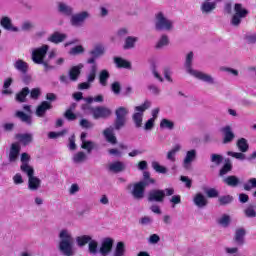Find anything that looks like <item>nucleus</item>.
<instances>
[{
    "instance_id": "nucleus-1",
    "label": "nucleus",
    "mask_w": 256,
    "mask_h": 256,
    "mask_svg": "<svg viewBox=\"0 0 256 256\" xmlns=\"http://www.w3.org/2000/svg\"><path fill=\"white\" fill-rule=\"evenodd\" d=\"M193 57L194 54L192 51L186 55L184 67L187 73H189V75H192V77H195V79H199V81L208 83V85H215V83L217 82L215 81V78L213 76L202 71L193 69Z\"/></svg>"
},
{
    "instance_id": "nucleus-2",
    "label": "nucleus",
    "mask_w": 256,
    "mask_h": 256,
    "mask_svg": "<svg viewBox=\"0 0 256 256\" xmlns=\"http://www.w3.org/2000/svg\"><path fill=\"white\" fill-rule=\"evenodd\" d=\"M59 239L58 249L60 253L64 256L75 255V251L73 250L75 239L73 238L71 231L68 229H62L59 233Z\"/></svg>"
},
{
    "instance_id": "nucleus-3",
    "label": "nucleus",
    "mask_w": 256,
    "mask_h": 256,
    "mask_svg": "<svg viewBox=\"0 0 256 256\" xmlns=\"http://www.w3.org/2000/svg\"><path fill=\"white\" fill-rule=\"evenodd\" d=\"M47 51H49V45H43L40 48H36L32 51V61L36 65H43L44 71H51L55 69V66L49 65V62L45 61L47 57Z\"/></svg>"
},
{
    "instance_id": "nucleus-4",
    "label": "nucleus",
    "mask_w": 256,
    "mask_h": 256,
    "mask_svg": "<svg viewBox=\"0 0 256 256\" xmlns=\"http://www.w3.org/2000/svg\"><path fill=\"white\" fill-rule=\"evenodd\" d=\"M172 195H175L174 188L152 189L148 192L147 201L149 203H163L165 197H171Z\"/></svg>"
},
{
    "instance_id": "nucleus-5",
    "label": "nucleus",
    "mask_w": 256,
    "mask_h": 256,
    "mask_svg": "<svg viewBox=\"0 0 256 256\" xmlns=\"http://www.w3.org/2000/svg\"><path fill=\"white\" fill-rule=\"evenodd\" d=\"M155 30L156 31H173V20L167 18L163 12H159L155 15Z\"/></svg>"
},
{
    "instance_id": "nucleus-6",
    "label": "nucleus",
    "mask_w": 256,
    "mask_h": 256,
    "mask_svg": "<svg viewBox=\"0 0 256 256\" xmlns=\"http://www.w3.org/2000/svg\"><path fill=\"white\" fill-rule=\"evenodd\" d=\"M247 15H249V10L243 8V4L236 3L234 5V14L230 20V25H232V27H239L241 21H243Z\"/></svg>"
},
{
    "instance_id": "nucleus-7",
    "label": "nucleus",
    "mask_w": 256,
    "mask_h": 256,
    "mask_svg": "<svg viewBox=\"0 0 256 256\" xmlns=\"http://www.w3.org/2000/svg\"><path fill=\"white\" fill-rule=\"evenodd\" d=\"M147 188V182H137L132 184L127 185L128 191H130V194L134 199L137 201H141L145 197V189Z\"/></svg>"
},
{
    "instance_id": "nucleus-8",
    "label": "nucleus",
    "mask_w": 256,
    "mask_h": 256,
    "mask_svg": "<svg viewBox=\"0 0 256 256\" xmlns=\"http://www.w3.org/2000/svg\"><path fill=\"white\" fill-rule=\"evenodd\" d=\"M89 58L86 60L88 65H97V59L105 55V46L96 44L93 49L88 52Z\"/></svg>"
},
{
    "instance_id": "nucleus-9",
    "label": "nucleus",
    "mask_w": 256,
    "mask_h": 256,
    "mask_svg": "<svg viewBox=\"0 0 256 256\" xmlns=\"http://www.w3.org/2000/svg\"><path fill=\"white\" fill-rule=\"evenodd\" d=\"M91 17V14L87 11H82L70 16V24L72 27H83L85 21Z\"/></svg>"
},
{
    "instance_id": "nucleus-10",
    "label": "nucleus",
    "mask_w": 256,
    "mask_h": 256,
    "mask_svg": "<svg viewBox=\"0 0 256 256\" xmlns=\"http://www.w3.org/2000/svg\"><path fill=\"white\" fill-rule=\"evenodd\" d=\"M90 113H92L93 119H109L113 112L105 106H96L90 108Z\"/></svg>"
},
{
    "instance_id": "nucleus-11",
    "label": "nucleus",
    "mask_w": 256,
    "mask_h": 256,
    "mask_svg": "<svg viewBox=\"0 0 256 256\" xmlns=\"http://www.w3.org/2000/svg\"><path fill=\"white\" fill-rule=\"evenodd\" d=\"M220 133H222V143L224 145H229V143H233L235 139V133L233 132V128L230 125H226L220 128Z\"/></svg>"
},
{
    "instance_id": "nucleus-12",
    "label": "nucleus",
    "mask_w": 256,
    "mask_h": 256,
    "mask_svg": "<svg viewBox=\"0 0 256 256\" xmlns=\"http://www.w3.org/2000/svg\"><path fill=\"white\" fill-rule=\"evenodd\" d=\"M113 243H115V240L113 238H104L101 242L99 253L102 256H108L111 254V251H113Z\"/></svg>"
},
{
    "instance_id": "nucleus-13",
    "label": "nucleus",
    "mask_w": 256,
    "mask_h": 256,
    "mask_svg": "<svg viewBox=\"0 0 256 256\" xmlns=\"http://www.w3.org/2000/svg\"><path fill=\"white\" fill-rule=\"evenodd\" d=\"M195 159H197V150L192 149L187 151L182 162V167L186 170L191 169V163H193Z\"/></svg>"
},
{
    "instance_id": "nucleus-14",
    "label": "nucleus",
    "mask_w": 256,
    "mask_h": 256,
    "mask_svg": "<svg viewBox=\"0 0 256 256\" xmlns=\"http://www.w3.org/2000/svg\"><path fill=\"white\" fill-rule=\"evenodd\" d=\"M0 25L5 29V31H12V33H19L21 29L13 25V21L9 16H3L0 20Z\"/></svg>"
},
{
    "instance_id": "nucleus-15",
    "label": "nucleus",
    "mask_w": 256,
    "mask_h": 256,
    "mask_svg": "<svg viewBox=\"0 0 256 256\" xmlns=\"http://www.w3.org/2000/svg\"><path fill=\"white\" fill-rule=\"evenodd\" d=\"M57 11L60 15H63V17H71L75 10L65 2H58Z\"/></svg>"
},
{
    "instance_id": "nucleus-16",
    "label": "nucleus",
    "mask_w": 256,
    "mask_h": 256,
    "mask_svg": "<svg viewBox=\"0 0 256 256\" xmlns=\"http://www.w3.org/2000/svg\"><path fill=\"white\" fill-rule=\"evenodd\" d=\"M20 153H21V146L19 144L13 143L8 153L9 163H17V159H19Z\"/></svg>"
},
{
    "instance_id": "nucleus-17",
    "label": "nucleus",
    "mask_w": 256,
    "mask_h": 256,
    "mask_svg": "<svg viewBox=\"0 0 256 256\" xmlns=\"http://www.w3.org/2000/svg\"><path fill=\"white\" fill-rule=\"evenodd\" d=\"M50 109H53V105H51V103H49L48 101L41 102V104L38 105L36 108V117H45L47 111H49Z\"/></svg>"
},
{
    "instance_id": "nucleus-18",
    "label": "nucleus",
    "mask_w": 256,
    "mask_h": 256,
    "mask_svg": "<svg viewBox=\"0 0 256 256\" xmlns=\"http://www.w3.org/2000/svg\"><path fill=\"white\" fill-rule=\"evenodd\" d=\"M193 203L199 209H203L207 207V205L209 204V201L207 200L205 195H203L202 193H197L193 198Z\"/></svg>"
},
{
    "instance_id": "nucleus-19",
    "label": "nucleus",
    "mask_w": 256,
    "mask_h": 256,
    "mask_svg": "<svg viewBox=\"0 0 256 256\" xmlns=\"http://www.w3.org/2000/svg\"><path fill=\"white\" fill-rule=\"evenodd\" d=\"M113 131H115V128L110 126L103 131V135L108 143H111V145H117V137H115Z\"/></svg>"
},
{
    "instance_id": "nucleus-20",
    "label": "nucleus",
    "mask_w": 256,
    "mask_h": 256,
    "mask_svg": "<svg viewBox=\"0 0 256 256\" xmlns=\"http://www.w3.org/2000/svg\"><path fill=\"white\" fill-rule=\"evenodd\" d=\"M216 1H221V0H216ZM215 9H217V2H209V0H206L201 5V11L205 15H209V13H213Z\"/></svg>"
},
{
    "instance_id": "nucleus-21",
    "label": "nucleus",
    "mask_w": 256,
    "mask_h": 256,
    "mask_svg": "<svg viewBox=\"0 0 256 256\" xmlns=\"http://www.w3.org/2000/svg\"><path fill=\"white\" fill-rule=\"evenodd\" d=\"M247 235V230L245 228H238L235 231L234 241L237 245H245V236Z\"/></svg>"
},
{
    "instance_id": "nucleus-22",
    "label": "nucleus",
    "mask_w": 256,
    "mask_h": 256,
    "mask_svg": "<svg viewBox=\"0 0 256 256\" xmlns=\"http://www.w3.org/2000/svg\"><path fill=\"white\" fill-rule=\"evenodd\" d=\"M31 93L29 87L22 88L18 93L15 95V101L17 103H27V95Z\"/></svg>"
},
{
    "instance_id": "nucleus-23",
    "label": "nucleus",
    "mask_w": 256,
    "mask_h": 256,
    "mask_svg": "<svg viewBox=\"0 0 256 256\" xmlns=\"http://www.w3.org/2000/svg\"><path fill=\"white\" fill-rule=\"evenodd\" d=\"M82 69H83V64L73 66L68 72L70 81H77L79 79V76L81 75Z\"/></svg>"
},
{
    "instance_id": "nucleus-24",
    "label": "nucleus",
    "mask_w": 256,
    "mask_h": 256,
    "mask_svg": "<svg viewBox=\"0 0 256 256\" xmlns=\"http://www.w3.org/2000/svg\"><path fill=\"white\" fill-rule=\"evenodd\" d=\"M14 68L22 75H27V73L29 72V64L21 59H18L14 63Z\"/></svg>"
},
{
    "instance_id": "nucleus-25",
    "label": "nucleus",
    "mask_w": 256,
    "mask_h": 256,
    "mask_svg": "<svg viewBox=\"0 0 256 256\" xmlns=\"http://www.w3.org/2000/svg\"><path fill=\"white\" fill-rule=\"evenodd\" d=\"M28 189L30 191H39L41 189V180L37 176L28 178Z\"/></svg>"
},
{
    "instance_id": "nucleus-26",
    "label": "nucleus",
    "mask_w": 256,
    "mask_h": 256,
    "mask_svg": "<svg viewBox=\"0 0 256 256\" xmlns=\"http://www.w3.org/2000/svg\"><path fill=\"white\" fill-rule=\"evenodd\" d=\"M108 169L109 171H111V173H123V171H125L126 169V166L125 163L121 161H116L109 164Z\"/></svg>"
},
{
    "instance_id": "nucleus-27",
    "label": "nucleus",
    "mask_w": 256,
    "mask_h": 256,
    "mask_svg": "<svg viewBox=\"0 0 256 256\" xmlns=\"http://www.w3.org/2000/svg\"><path fill=\"white\" fill-rule=\"evenodd\" d=\"M181 151V144H176L173 146V148L167 152L166 159L168 161H171V163H175L177 161V153Z\"/></svg>"
},
{
    "instance_id": "nucleus-28",
    "label": "nucleus",
    "mask_w": 256,
    "mask_h": 256,
    "mask_svg": "<svg viewBox=\"0 0 256 256\" xmlns=\"http://www.w3.org/2000/svg\"><path fill=\"white\" fill-rule=\"evenodd\" d=\"M15 117H17V119H20V121L22 123H25L26 125H33V118L31 117V115L26 114L23 111H16Z\"/></svg>"
},
{
    "instance_id": "nucleus-29",
    "label": "nucleus",
    "mask_w": 256,
    "mask_h": 256,
    "mask_svg": "<svg viewBox=\"0 0 256 256\" xmlns=\"http://www.w3.org/2000/svg\"><path fill=\"white\" fill-rule=\"evenodd\" d=\"M139 41L138 37L135 36H127L124 40L123 49L129 50V49H135V45Z\"/></svg>"
},
{
    "instance_id": "nucleus-30",
    "label": "nucleus",
    "mask_w": 256,
    "mask_h": 256,
    "mask_svg": "<svg viewBox=\"0 0 256 256\" xmlns=\"http://www.w3.org/2000/svg\"><path fill=\"white\" fill-rule=\"evenodd\" d=\"M16 139L20 141L24 146L29 145V143H33V134L31 133H24V134H17Z\"/></svg>"
},
{
    "instance_id": "nucleus-31",
    "label": "nucleus",
    "mask_w": 256,
    "mask_h": 256,
    "mask_svg": "<svg viewBox=\"0 0 256 256\" xmlns=\"http://www.w3.org/2000/svg\"><path fill=\"white\" fill-rule=\"evenodd\" d=\"M67 39V34H61L59 32H54L49 38L48 41L50 43H55L56 45L59 43H63L64 40Z\"/></svg>"
},
{
    "instance_id": "nucleus-32",
    "label": "nucleus",
    "mask_w": 256,
    "mask_h": 256,
    "mask_svg": "<svg viewBox=\"0 0 256 256\" xmlns=\"http://www.w3.org/2000/svg\"><path fill=\"white\" fill-rule=\"evenodd\" d=\"M231 171H233V164L231 163V159L227 158L225 160L224 165L222 166V168L219 171V176L223 177V176L227 175V173H231Z\"/></svg>"
},
{
    "instance_id": "nucleus-33",
    "label": "nucleus",
    "mask_w": 256,
    "mask_h": 256,
    "mask_svg": "<svg viewBox=\"0 0 256 256\" xmlns=\"http://www.w3.org/2000/svg\"><path fill=\"white\" fill-rule=\"evenodd\" d=\"M114 63L118 69H131V62L121 57H114Z\"/></svg>"
},
{
    "instance_id": "nucleus-34",
    "label": "nucleus",
    "mask_w": 256,
    "mask_h": 256,
    "mask_svg": "<svg viewBox=\"0 0 256 256\" xmlns=\"http://www.w3.org/2000/svg\"><path fill=\"white\" fill-rule=\"evenodd\" d=\"M223 181L228 187H238L241 184V180L235 175L227 176Z\"/></svg>"
},
{
    "instance_id": "nucleus-35",
    "label": "nucleus",
    "mask_w": 256,
    "mask_h": 256,
    "mask_svg": "<svg viewBox=\"0 0 256 256\" xmlns=\"http://www.w3.org/2000/svg\"><path fill=\"white\" fill-rule=\"evenodd\" d=\"M109 77H111V74H109V71L107 69H104L99 73L98 79L102 87H107Z\"/></svg>"
},
{
    "instance_id": "nucleus-36",
    "label": "nucleus",
    "mask_w": 256,
    "mask_h": 256,
    "mask_svg": "<svg viewBox=\"0 0 256 256\" xmlns=\"http://www.w3.org/2000/svg\"><path fill=\"white\" fill-rule=\"evenodd\" d=\"M97 64L91 65L89 73L86 75V79L88 83H94L95 79L97 78V71H98Z\"/></svg>"
},
{
    "instance_id": "nucleus-37",
    "label": "nucleus",
    "mask_w": 256,
    "mask_h": 256,
    "mask_svg": "<svg viewBox=\"0 0 256 256\" xmlns=\"http://www.w3.org/2000/svg\"><path fill=\"white\" fill-rule=\"evenodd\" d=\"M20 170L27 175L28 179L35 176V169L29 163H22Z\"/></svg>"
},
{
    "instance_id": "nucleus-38",
    "label": "nucleus",
    "mask_w": 256,
    "mask_h": 256,
    "mask_svg": "<svg viewBox=\"0 0 256 256\" xmlns=\"http://www.w3.org/2000/svg\"><path fill=\"white\" fill-rule=\"evenodd\" d=\"M86 160H87V154H85V152H83V151L77 152L72 157L73 163H76L77 165H79L81 163H85Z\"/></svg>"
},
{
    "instance_id": "nucleus-39",
    "label": "nucleus",
    "mask_w": 256,
    "mask_h": 256,
    "mask_svg": "<svg viewBox=\"0 0 256 256\" xmlns=\"http://www.w3.org/2000/svg\"><path fill=\"white\" fill-rule=\"evenodd\" d=\"M88 252L90 255H97V253H99V242H97V240L91 239L88 243Z\"/></svg>"
},
{
    "instance_id": "nucleus-40",
    "label": "nucleus",
    "mask_w": 256,
    "mask_h": 256,
    "mask_svg": "<svg viewBox=\"0 0 256 256\" xmlns=\"http://www.w3.org/2000/svg\"><path fill=\"white\" fill-rule=\"evenodd\" d=\"M93 239L90 235H82V236H77L76 237V243L79 247H85V245H88Z\"/></svg>"
},
{
    "instance_id": "nucleus-41",
    "label": "nucleus",
    "mask_w": 256,
    "mask_h": 256,
    "mask_svg": "<svg viewBox=\"0 0 256 256\" xmlns=\"http://www.w3.org/2000/svg\"><path fill=\"white\" fill-rule=\"evenodd\" d=\"M160 129H168L169 131H173L175 129V122L167 118H163L160 121Z\"/></svg>"
},
{
    "instance_id": "nucleus-42",
    "label": "nucleus",
    "mask_w": 256,
    "mask_h": 256,
    "mask_svg": "<svg viewBox=\"0 0 256 256\" xmlns=\"http://www.w3.org/2000/svg\"><path fill=\"white\" fill-rule=\"evenodd\" d=\"M95 147H97V144H95V142L91 140H86V142H82L81 144V149H84L85 151H87L88 155H91Z\"/></svg>"
},
{
    "instance_id": "nucleus-43",
    "label": "nucleus",
    "mask_w": 256,
    "mask_h": 256,
    "mask_svg": "<svg viewBox=\"0 0 256 256\" xmlns=\"http://www.w3.org/2000/svg\"><path fill=\"white\" fill-rule=\"evenodd\" d=\"M237 147L241 153H247L249 151V143H247V139L245 138H240L237 141Z\"/></svg>"
},
{
    "instance_id": "nucleus-44",
    "label": "nucleus",
    "mask_w": 256,
    "mask_h": 256,
    "mask_svg": "<svg viewBox=\"0 0 256 256\" xmlns=\"http://www.w3.org/2000/svg\"><path fill=\"white\" fill-rule=\"evenodd\" d=\"M112 256H125V242H118Z\"/></svg>"
},
{
    "instance_id": "nucleus-45",
    "label": "nucleus",
    "mask_w": 256,
    "mask_h": 256,
    "mask_svg": "<svg viewBox=\"0 0 256 256\" xmlns=\"http://www.w3.org/2000/svg\"><path fill=\"white\" fill-rule=\"evenodd\" d=\"M244 214L249 219L255 218L256 217V205L255 204L248 205V207L244 210Z\"/></svg>"
},
{
    "instance_id": "nucleus-46",
    "label": "nucleus",
    "mask_w": 256,
    "mask_h": 256,
    "mask_svg": "<svg viewBox=\"0 0 256 256\" xmlns=\"http://www.w3.org/2000/svg\"><path fill=\"white\" fill-rule=\"evenodd\" d=\"M132 119L137 129L143 126V113L135 112L132 116Z\"/></svg>"
},
{
    "instance_id": "nucleus-47",
    "label": "nucleus",
    "mask_w": 256,
    "mask_h": 256,
    "mask_svg": "<svg viewBox=\"0 0 256 256\" xmlns=\"http://www.w3.org/2000/svg\"><path fill=\"white\" fill-rule=\"evenodd\" d=\"M169 45V36L163 34L156 44V49H163V47H167Z\"/></svg>"
},
{
    "instance_id": "nucleus-48",
    "label": "nucleus",
    "mask_w": 256,
    "mask_h": 256,
    "mask_svg": "<svg viewBox=\"0 0 256 256\" xmlns=\"http://www.w3.org/2000/svg\"><path fill=\"white\" fill-rule=\"evenodd\" d=\"M115 115L120 119H126L127 115H129V109L121 106L115 110Z\"/></svg>"
},
{
    "instance_id": "nucleus-49",
    "label": "nucleus",
    "mask_w": 256,
    "mask_h": 256,
    "mask_svg": "<svg viewBox=\"0 0 256 256\" xmlns=\"http://www.w3.org/2000/svg\"><path fill=\"white\" fill-rule=\"evenodd\" d=\"M152 169H154L156 173H161L162 175H165L167 173V167L161 166V164H159V162L157 161L152 162Z\"/></svg>"
},
{
    "instance_id": "nucleus-50",
    "label": "nucleus",
    "mask_w": 256,
    "mask_h": 256,
    "mask_svg": "<svg viewBox=\"0 0 256 256\" xmlns=\"http://www.w3.org/2000/svg\"><path fill=\"white\" fill-rule=\"evenodd\" d=\"M35 29V23L31 21H24L21 24V31H24L25 33H29V31H33Z\"/></svg>"
},
{
    "instance_id": "nucleus-51",
    "label": "nucleus",
    "mask_w": 256,
    "mask_h": 256,
    "mask_svg": "<svg viewBox=\"0 0 256 256\" xmlns=\"http://www.w3.org/2000/svg\"><path fill=\"white\" fill-rule=\"evenodd\" d=\"M149 107H151V102L149 100H146L142 105L136 106L134 110L136 111V113H142L143 115V113H145V111H147Z\"/></svg>"
},
{
    "instance_id": "nucleus-52",
    "label": "nucleus",
    "mask_w": 256,
    "mask_h": 256,
    "mask_svg": "<svg viewBox=\"0 0 256 256\" xmlns=\"http://www.w3.org/2000/svg\"><path fill=\"white\" fill-rule=\"evenodd\" d=\"M125 123H127V118L116 117L114 122V129H116V131L123 129V127H125Z\"/></svg>"
},
{
    "instance_id": "nucleus-53",
    "label": "nucleus",
    "mask_w": 256,
    "mask_h": 256,
    "mask_svg": "<svg viewBox=\"0 0 256 256\" xmlns=\"http://www.w3.org/2000/svg\"><path fill=\"white\" fill-rule=\"evenodd\" d=\"M218 224L221 225L222 227H228L231 225V216L224 214L219 220Z\"/></svg>"
},
{
    "instance_id": "nucleus-54",
    "label": "nucleus",
    "mask_w": 256,
    "mask_h": 256,
    "mask_svg": "<svg viewBox=\"0 0 256 256\" xmlns=\"http://www.w3.org/2000/svg\"><path fill=\"white\" fill-rule=\"evenodd\" d=\"M211 163H214L217 167L223 163V156L220 154H211L210 156Z\"/></svg>"
},
{
    "instance_id": "nucleus-55",
    "label": "nucleus",
    "mask_w": 256,
    "mask_h": 256,
    "mask_svg": "<svg viewBox=\"0 0 256 256\" xmlns=\"http://www.w3.org/2000/svg\"><path fill=\"white\" fill-rule=\"evenodd\" d=\"M127 35H129V28H127V27L119 28L116 31V37L118 39H125L127 37Z\"/></svg>"
},
{
    "instance_id": "nucleus-56",
    "label": "nucleus",
    "mask_w": 256,
    "mask_h": 256,
    "mask_svg": "<svg viewBox=\"0 0 256 256\" xmlns=\"http://www.w3.org/2000/svg\"><path fill=\"white\" fill-rule=\"evenodd\" d=\"M143 179L141 182H145L146 183V187L148 185H154L155 183V179L151 178V173L145 171L143 172Z\"/></svg>"
},
{
    "instance_id": "nucleus-57",
    "label": "nucleus",
    "mask_w": 256,
    "mask_h": 256,
    "mask_svg": "<svg viewBox=\"0 0 256 256\" xmlns=\"http://www.w3.org/2000/svg\"><path fill=\"white\" fill-rule=\"evenodd\" d=\"M220 205H229L230 203H233V196L231 195H226V196H221L218 199Z\"/></svg>"
},
{
    "instance_id": "nucleus-58",
    "label": "nucleus",
    "mask_w": 256,
    "mask_h": 256,
    "mask_svg": "<svg viewBox=\"0 0 256 256\" xmlns=\"http://www.w3.org/2000/svg\"><path fill=\"white\" fill-rule=\"evenodd\" d=\"M67 133H68L67 129H64L60 132H49L48 137L49 139H57L59 137H63L67 135Z\"/></svg>"
},
{
    "instance_id": "nucleus-59",
    "label": "nucleus",
    "mask_w": 256,
    "mask_h": 256,
    "mask_svg": "<svg viewBox=\"0 0 256 256\" xmlns=\"http://www.w3.org/2000/svg\"><path fill=\"white\" fill-rule=\"evenodd\" d=\"M245 191H251V189H256V178H250L246 184H244Z\"/></svg>"
},
{
    "instance_id": "nucleus-60",
    "label": "nucleus",
    "mask_w": 256,
    "mask_h": 256,
    "mask_svg": "<svg viewBox=\"0 0 256 256\" xmlns=\"http://www.w3.org/2000/svg\"><path fill=\"white\" fill-rule=\"evenodd\" d=\"M29 94H30V99L37 101V99L41 97V88H33L32 90H30Z\"/></svg>"
},
{
    "instance_id": "nucleus-61",
    "label": "nucleus",
    "mask_w": 256,
    "mask_h": 256,
    "mask_svg": "<svg viewBox=\"0 0 256 256\" xmlns=\"http://www.w3.org/2000/svg\"><path fill=\"white\" fill-rule=\"evenodd\" d=\"M111 91L114 95H121V83L119 81H115L111 84Z\"/></svg>"
},
{
    "instance_id": "nucleus-62",
    "label": "nucleus",
    "mask_w": 256,
    "mask_h": 256,
    "mask_svg": "<svg viewBox=\"0 0 256 256\" xmlns=\"http://www.w3.org/2000/svg\"><path fill=\"white\" fill-rule=\"evenodd\" d=\"M139 224L142 225L143 227L147 225H152L153 218H151V216H143L142 218L139 219Z\"/></svg>"
},
{
    "instance_id": "nucleus-63",
    "label": "nucleus",
    "mask_w": 256,
    "mask_h": 256,
    "mask_svg": "<svg viewBox=\"0 0 256 256\" xmlns=\"http://www.w3.org/2000/svg\"><path fill=\"white\" fill-rule=\"evenodd\" d=\"M64 117H65V119H67V121H75L77 119V115L75 113H73L71 108H68L65 111Z\"/></svg>"
},
{
    "instance_id": "nucleus-64",
    "label": "nucleus",
    "mask_w": 256,
    "mask_h": 256,
    "mask_svg": "<svg viewBox=\"0 0 256 256\" xmlns=\"http://www.w3.org/2000/svg\"><path fill=\"white\" fill-rule=\"evenodd\" d=\"M244 39L248 45H255L256 43V33L253 34H246L244 36Z\"/></svg>"
}]
</instances>
